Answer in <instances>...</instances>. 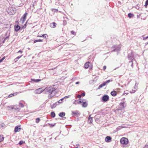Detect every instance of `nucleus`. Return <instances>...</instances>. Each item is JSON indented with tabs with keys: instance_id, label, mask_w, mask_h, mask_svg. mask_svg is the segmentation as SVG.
I'll return each instance as SVG.
<instances>
[{
	"instance_id": "obj_1",
	"label": "nucleus",
	"mask_w": 148,
	"mask_h": 148,
	"mask_svg": "<svg viewBox=\"0 0 148 148\" xmlns=\"http://www.w3.org/2000/svg\"><path fill=\"white\" fill-rule=\"evenodd\" d=\"M44 92H45L46 93L49 94L48 97L50 98L54 96L56 91V90L54 88L50 87L45 88L44 89Z\"/></svg>"
},
{
	"instance_id": "obj_2",
	"label": "nucleus",
	"mask_w": 148,
	"mask_h": 148,
	"mask_svg": "<svg viewBox=\"0 0 148 148\" xmlns=\"http://www.w3.org/2000/svg\"><path fill=\"white\" fill-rule=\"evenodd\" d=\"M120 142L122 144L127 145L128 143V140L127 138L123 137L120 139Z\"/></svg>"
},
{
	"instance_id": "obj_3",
	"label": "nucleus",
	"mask_w": 148,
	"mask_h": 148,
	"mask_svg": "<svg viewBox=\"0 0 148 148\" xmlns=\"http://www.w3.org/2000/svg\"><path fill=\"white\" fill-rule=\"evenodd\" d=\"M112 81V80H107V81L105 82L102 83V84H101L99 86V87L97 88L98 89H99L104 86H105L106 84H108L110 82Z\"/></svg>"
},
{
	"instance_id": "obj_4",
	"label": "nucleus",
	"mask_w": 148,
	"mask_h": 148,
	"mask_svg": "<svg viewBox=\"0 0 148 148\" xmlns=\"http://www.w3.org/2000/svg\"><path fill=\"white\" fill-rule=\"evenodd\" d=\"M112 49H114L112 51V52H114L115 51H118L120 50L121 47L119 45H114L112 47Z\"/></svg>"
},
{
	"instance_id": "obj_5",
	"label": "nucleus",
	"mask_w": 148,
	"mask_h": 148,
	"mask_svg": "<svg viewBox=\"0 0 148 148\" xmlns=\"http://www.w3.org/2000/svg\"><path fill=\"white\" fill-rule=\"evenodd\" d=\"M109 97L108 95H105L102 98V100L103 101L106 102L109 100Z\"/></svg>"
},
{
	"instance_id": "obj_6",
	"label": "nucleus",
	"mask_w": 148,
	"mask_h": 148,
	"mask_svg": "<svg viewBox=\"0 0 148 148\" xmlns=\"http://www.w3.org/2000/svg\"><path fill=\"white\" fill-rule=\"evenodd\" d=\"M43 91H44V89H43L42 88H40L35 90V92L36 94H40Z\"/></svg>"
},
{
	"instance_id": "obj_7",
	"label": "nucleus",
	"mask_w": 148,
	"mask_h": 148,
	"mask_svg": "<svg viewBox=\"0 0 148 148\" xmlns=\"http://www.w3.org/2000/svg\"><path fill=\"white\" fill-rule=\"evenodd\" d=\"M128 58L129 60H132L133 58L134 59V55L131 52V53H129L128 54Z\"/></svg>"
},
{
	"instance_id": "obj_8",
	"label": "nucleus",
	"mask_w": 148,
	"mask_h": 148,
	"mask_svg": "<svg viewBox=\"0 0 148 148\" xmlns=\"http://www.w3.org/2000/svg\"><path fill=\"white\" fill-rule=\"evenodd\" d=\"M80 114V113H79V112L77 110H76L75 111L72 112V115H73V116H79V115Z\"/></svg>"
},
{
	"instance_id": "obj_9",
	"label": "nucleus",
	"mask_w": 148,
	"mask_h": 148,
	"mask_svg": "<svg viewBox=\"0 0 148 148\" xmlns=\"http://www.w3.org/2000/svg\"><path fill=\"white\" fill-rule=\"evenodd\" d=\"M120 108L121 109H124L126 106V104L125 103V102H123L120 103Z\"/></svg>"
},
{
	"instance_id": "obj_10",
	"label": "nucleus",
	"mask_w": 148,
	"mask_h": 148,
	"mask_svg": "<svg viewBox=\"0 0 148 148\" xmlns=\"http://www.w3.org/2000/svg\"><path fill=\"white\" fill-rule=\"evenodd\" d=\"M20 127V125L16 126L14 128L15 132H19L21 129Z\"/></svg>"
},
{
	"instance_id": "obj_11",
	"label": "nucleus",
	"mask_w": 148,
	"mask_h": 148,
	"mask_svg": "<svg viewBox=\"0 0 148 148\" xmlns=\"http://www.w3.org/2000/svg\"><path fill=\"white\" fill-rule=\"evenodd\" d=\"M112 138L110 136H107L105 139V140L107 142H110L111 141Z\"/></svg>"
},
{
	"instance_id": "obj_12",
	"label": "nucleus",
	"mask_w": 148,
	"mask_h": 148,
	"mask_svg": "<svg viewBox=\"0 0 148 148\" xmlns=\"http://www.w3.org/2000/svg\"><path fill=\"white\" fill-rule=\"evenodd\" d=\"M91 65V64L89 62H88L86 63L85 64L84 66L85 68L86 69H87L89 67L90 65Z\"/></svg>"
},
{
	"instance_id": "obj_13",
	"label": "nucleus",
	"mask_w": 148,
	"mask_h": 148,
	"mask_svg": "<svg viewBox=\"0 0 148 148\" xmlns=\"http://www.w3.org/2000/svg\"><path fill=\"white\" fill-rule=\"evenodd\" d=\"M50 25L51 27L54 28L56 27V24L55 22H53L50 23Z\"/></svg>"
},
{
	"instance_id": "obj_14",
	"label": "nucleus",
	"mask_w": 148,
	"mask_h": 148,
	"mask_svg": "<svg viewBox=\"0 0 148 148\" xmlns=\"http://www.w3.org/2000/svg\"><path fill=\"white\" fill-rule=\"evenodd\" d=\"M26 17V16L24 14L23 17L21 18V19L20 20V21H22V23H24V22L25 21Z\"/></svg>"
},
{
	"instance_id": "obj_15",
	"label": "nucleus",
	"mask_w": 148,
	"mask_h": 148,
	"mask_svg": "<svg viewBox=\"0 0 148 148\" xmlns=\"http://www.w3.org/2000/svg\"><path fill=\"white\" fill-rule=\"evenodd\" d=\"M110 94L112 96H115L117 95L116 92L115 91L113 90V91H112L111 93Z\"/></svg>"
},
{
	"instance_id": "obj_16",
	"label": "nucleus",
	"mask_w": 148,
	"mask_h": 148,
	"mask_svg": "<svg viewBox=\"0 0 148 148\" xmlns=\"http://www.w3.org/2000/svg\"><path fill=\"white\" fill-rule=\"evenodd\" d=\"M13 106H14V109L15 110H17L18 111L20 110V108H19V106L18 105H13Z\"/></svg>"
},
{
	"instance_id": "obj_17",
	"label": "nucleus",
	"mask_w": 148,
	"mask_h": 148,
	"mask_svg": "<svg viewBox=\"0 0 148 148\" xmlns=\"http://www.w3.org/2000/svg\"><path fill=\"white\" fill-rule=\"evenodd\" d=\"M20 27L18 25H17V26H14L15 30L16 32L18 31V30L20 29Z\"/></svg>"
},
{
	"instance_id": "obj_18",
	"label": "nucleus",
	"mask_w": 148,
	"mask_h": 148,
	"mask_svg": "<svg viewBox=\"0 0 148 148\" xmlns=\"http://www.w3.org/2000/svg\"><path fill=\"white\" fill-rule=\"evenodd\" d=\"M31 80L34 82H38L40 81L41 80V79H31Z\"/></svg>"
},
{
	"instance_id": "obj_19",
	"label": "nucleus",
	"mask_w": 148,
	"mask_h": 148,
	"mask_svg": "<svg viewBox=\"0 0 148 148\" xmlns=\"http://www.w3.org/2000/svg\"><path fill=\"white\" fill-rule=\"evenodd\" d=\"M134 60L135 61V60L133 58L132 60L129 61V64H131V66L132 68H133V62Z\"/></svg>"
},
{
	"instance_id": "obj_20",
	"label": "nucleus",
	"mask_w": 148,
	"mask_h": 148,
	"mask_svg": "<svg viewBox=\"0 0 148 148\" xmlns=\"http://www.w3.org/2000/svg\"><path fill=\"white\" fill-rule=\"evenodd\" d=\"M65 113L63 112H62L59 114V116L60 117H63L65 115Z\"/></svg>"
},
{
	"instance_id": "obj_21",
	"label": "nucleus",
	"mask_w": 148,
	"mask_h": 148,
	"mask_svg": "<svg viewBox=\"0 0 148 148\" xmlns=\"http://www.w3.org/2000/svg\"><path fill=\"white\" fill-rule=\"evenodd\" d=\"M82 106L83 107H86L88 105V103L86 102H84L82 104Z\"/></svg>"
},
{
	"instance_id": "obj_22",
	"label": "nucleus",
	"mask_w": 148,
	"mask_h": 148,
	"mask_svg": "<svg viewBox=\"0 0 148 148\" xmlns=\"http://www.w3.org/2000/svg\"><path fill=\"white\" fill-rule=\"evenodd\" d=\"M93 121L92 118L90 116L88 120V122L89 123H91Z\"/></svg>"
},
{
	"instance_id": "obj_23",
	"label": "nucleus",
	"mask_w": 148,
	"mask_h": 148,
	"mask_svg": "<svg viewBox=\"0 0 148 148\" xmlns=\"http://www.w3.org/2000/svg\"><path fill=\"white\" fill-rule=\"evenodd\" d=\"M84 99H79L78 101V104H80L81 103H83L84 102H85L84 101Z\"/></svg>"
},
{
	"instance_id": "obj_24",
	"label": "nucleus",
	"mask_w": 148,
	"mask_h": 148,
	"mask_svg": "<svg viewBox=\"0 0 148 148\" xmlns=\"http://www.w3.org/2000/svg\"><path fill=\"white\" fill-rule=\"evenodd\" d=\"M57 103V102H56L53 104L51 105V108L53 109L55 108L56 106Z\"/></svg>"
},
{
	"instance_id": "obj_25",
	"label": "nucleus",
	"mask_w": 148,
	"mask_h": 148,
	"mask_svg": "<svg viewBox=\"0 0 148 148\" xmlns=\"http://www.w3.org/2000/svg\"><path fill=\"white\" fill-rule=\"evenodd\" d=\"M47 36V34H44L43 35H38L37 36V37H44L45 38H46Z\"/></svg>"
},
{
	"instance_id": "obj_26",
	"label": "nucleus",
	"mask_w": 148,
	"mask_h": 148,
	"mask_svg": "<svg viewBox=\"0 0 148 148\" xmlns=\"http://www.w3.org/2000/svg\"><path fill=\"white\" fill-rule=\"evenodd\" d=\"M14 106H8V110H10L11 109L12 110L14 109Z\"/></svg>"
},
{
	"instance_id": "obj_27",
	"label": "nucleus",
	"mask_w": 148,
	"mask_h": 148,
	"mask_svg": "<svg viewBox=\"0 0 148 148\" xmlns=\"http://www.w3.org/2000/svg\"><path fill=\"white\" fill-rule=\"evenodd\" d=\"M22 56V55L21 56H18L17 57H16V58H15L14 60L15 61V62H16L18 60V59H19Z\"/></svg>"
},
{
	"instance_id": "obj_28",
	"label": "nucleus",
	"mask_w": 148,
	"mask_h": 148,
	"mask_svg": "<svg viewBox=\"0 0 148 148\" xmlns=\"http://www.w3.org/2000/svg\"><path fill=\"white\" fill-rule=\"evenodd\" d=\"M51 116L53 118H54L55 116V114L54 112H52L51 113Z\"/></svg>"
},
{
	"instance_id": "obj_29",
	"label": "nucleus",
	"mask_w": 148,
	"mask_h": 148,
	"mask_svg": "<svg viewBox=\"0 0 148 148\" xmlns=\"http://www.w3.org/2000/svg\"><path fill=\"white\" fill-rule=\"evenodd\" d=\"M4 138V137L3 135H0V142L2 141Z\"/></svg>"
},
{
	"instance_id": "obj_30",
	"label": "nucleus",
	"mask_w": 148,
	"mask_h": 148,
	"mask_svg": "<svg viewBox=\"0 0 148 148\" xmlns=\"http://www.w3.org/2000/svg\"><path fill=\"white\" fill-rule=\"evenodd\" d=\"M133 16V14L131 13H129L128 14V17L130 18H131Z\"/></svg>"
},
{
	"instance_id": "obj_31",
	"label": "nucleus",
	"mask_w": 148,
	"mask_h": 148,
	"mask_svg": "<svg viewBox=\"0 0 148 148\" xmlns=\"http://www.w3.org/2000/svg\"><path fill=\"white\" fill-rule=\"evenodd\" d=\"M56 123H55V124H49V123H48V124L49 125V126L50 127H53L54 126L56 125Z\"/></svg>"
},
{
	"instance_id": "obj_32",
	"label": "nucleus",
	"mask_w": 148,
	"mask_h": 148,
	"mask_svg": "<svg viewBox=\"0 0 148 148\" xmlns=\"http://www.w3.org/2000/svg\"><path fill=\"white\" fill-rule=\"evenodd\" d=\"M42 40L41 39H39L38 40H35L34 41V43H35L36 42H42Z\"/></svg>"
},
{
	"instance_id": "obj_33",
	"label": "nucleus",
	"mask_w": 148,
	"mask_h": 148,
	"mask_svg": "<svg viewBox=\"0 0 148 148\" xmlns=\"http://www.w3.org/2000/svg\"><path fill=\"white\" fill-rule=\"evenodd\" d=\"M40 120V119L39 118H37L36 119V122L37 123H38Z\"/></svg>"
},
{
	"instance_id": "obj_34",
	"label": "nucleus",
	"mask_w": 148,
	"mask_h": 148,
	"mask_svg": "<svg viewBox=\"0 0 148 148\" xmlns=\"http://www.w3.org/2000/svg\"><path fill=\"white\" fill-rule=\"evenodd\" d=\"M148 5V0H147L145 2V5L144 6L145 7V8H147V6Z\"/></svg>"
},
{
	"instance_id": "obj_35",
	"label": "nucleus",
	"mask_w": 148,
	"mask_h": 148,
	"mask_svg": "<svg viewBox=\"0 0 148 148\" xmlns=\"http://www.w3.org/2000/svg\"><path fill=\"white\" fill-rule=\"evenodd\" d=\"M123 128V127H121V126H119L118 127L116 128V130H117V131H118V130H120L122 128Z\"/></svg>"
},
{
	"instance_id": "obj_36",
	"label": "nucleus",
	"mask_w": 148,
	"mask_h": 148,
	"mask_svg": "<svg viewBox=\"0 0 148 148\" xmlns=\"http://www.w3.org/2000/svg\"><path fill=\"white\" fill-rule=\"evenodd\" d=\"M18 106H19V107H21V108H23L24 106L23 104L21 103H20L19 105Z\"/></svg>"
},
{
	"instance_id": "obj_37",
	"label": "nucleus",
	"mask_w": 148,
	"mask_h": 148,
	"mask_svg": "<svg viewBox=\"0 0 148 148\" xmlns=\"http://www.w3.org/2000/svg\"><path fill=\"white\" fill-rule=\"evenodd\" d=\"M25 143V141H20L19 143V144L20 145H21L23 144V143Z\"/></svg>"
},
{
	"instance_id": "obj_38",
	"label": "nucleus",
	"mask_w": 148,
	"mask_h": 148,
	"mask_svg": "<svg viewBox=\"0 0 148 148\" xmlns=\"http://www.w3.org/2000/svg\"><path fill=\"white\" fill-rule=\"evenodd\" d=\"M78 100H75L73 102V104H76L77 103H78Z\"/></svg>"
},
{
	"instance_id": "obj_39",
	"label": "nucleus",
	"mask_w": 148,
	"mask_h": 148,
	"mask_svg": "<svg viewBox=\"0 0 148 148\" xmlns=\"http://www.w3.org/2000/svg\"><path fill=\"white\" fill-rule=\"evenodd\" d=\"M67 23L66 21L65 20H64L63 21V25H66Z\"/></svg>"
},
{
	"instance_id": "obj_40",
	"label": "nucleus",
	"mask_w": 148,
	"mask_h": 148,
	"mask_svg": "<svg viewBox=\"0 0 148 148\" xmlns=\"http://www.w3.org/2000/svg\"><path fill=\"white\" fill-rule=\"evenodd\" d=\"M9 36H7L5 38V39L4 40L3 42H4L6 40H8V39H9Z\"/></svg>"
},
{
	"instance_id": "obj_41",
	"label": "nucleus",
	"mask_w": 148,
	"mask_h": 148,
	"mask_svg": "<svg viewBox=\"0 0 148 148\" xmlns=\"http://www.w3.org/2000/svg\"><path fill=\"white\" fill-rule=\"evenodd\" d=\"M71 34H72L75 35V32L74 31H72L71 32Z\"/></svg>"
},
{
	"instance_id": "obj_42",
	"label": "nucleus",
	"mask_w": 148,
	"mask_h": 148,
	"mask_svg": "<svg viewBox=\"0 0 148 148\" xmlns=\"http://www.w3.org/2000/svg\"><path fill=\"white\" fill-rule=\"evenodd\" d=\"M135 91H136V90H132V91H130V92L131 93H134L135 92Z\"/></svg>"
},
{
	"instance_id": "obj_43",
	"label": "nucleus",
	"mask_w": 148,
	"mask_h": 148,
	"mask_svg": "<svg viewBox=\"0 0 148 148\" xmlns=\"http://www.w3.org/2000/svg\"><path fill=\"white\" fill-rule=\"evenodd\" d=\"M57 103H62V101L61 100H59V101H58V102H57Z\"/></svg>"
},
{
	"instance_id": "obj_44",
	"label": "nucleus",
	"mask_w": 148,
	"mask_h": 148,
	"mask_svg": "<svg viewBox=\"0 0 148 148\" xmlns=\"http://www.w3.org/2000/svg\"><path fill=\"white\" fill-rule=\"evenodd\" d=\"M14 94H11L10 95L8 96V97H12L13 96H14Z\"/></svg>"
},
{
	"instance_id": "obj_45",
	"label": "nucleus",
	"mask_w": 148,
	"mask_h": 148,
	"mask_svg": "<svg viewBox=\"0 0 148 148\" xmlns=\"http://www.w3.org/2000/svg\"><path fill=\"white\" fill-rule=\"evenodd\" d=\"M85 92H83L81 94L82 96H83V97H84V96H85Z\"/></svg>"
},
{
	"instance_id": "obj_46",
	"label": "nucleus",
	"mask_w": 148,
	"mask_h": 148,
	"mask_svg": "<svg viewBox=\"0 0 148 148\" xmlns=\"http://www.w3.org/2000/svg\"><path fill=\"white\" fill-rule=\"evenodd\" d=\"M5 57H3L0 60V62H2V61L3 60H4V59H5Z\"/></svg>"
},
{
	"instance_id": "obj_47",
	"label": "nucleus",
	"mask_w": 148,
	"mask_h": 148,
	"mask_svg": "<svg viewBox=\"0 0 148 148\" xmlns=\"http://www.w3.org/2000/svg\"><path fill=\"white\" fill-rule=\"evenodd\" d=\"M106 68V66H103V70H105Z\"/></svg>"
},
{
	"instance_id": "obj_48",
	"label": "nucleus",
	"mask_w": 148,
	"mask_h": 148,
	"mask_svg": "<svg viewBox=\"0 0 148 148\" xmlns=\"http://www.w3.org/2000/svg\"><path fill=\"white\" fill-rule=\"evenodd\" d=\"M77 97L78 98H80L81 97V95H79L77 96Z\"/></svg>"
},
{
	"instance_id": "obj_49",
	"label": "nucleus",
	"mask_w": 148,
	"mask_h": 148,
	"mask_svg": "<svg viewBox=\"0 0 148 148\" xmlns=\"http://www.w3.org/2000/svg\"><path fill=\"white\" fill-rule=\"evenodd\" d=\"M23 53V51L21 50H19L18 52V53Z\"/></svg>"
},
{
	"instance_id": "obj_50",
	"label": "nucleus",
	"mask_w": 148,
	"mask_h": 148,
	"mask_svg": "<svg viewBox=\"0 0 148 148\" xmlns=\"http://www.w3.org/2000/svg\"><path fill=\"white\" fill-rule=\"evenodd\" d=\"M69 97H70V96L69 95H68V96H66L65 97H64V98H69Z\"/></svg>"
},
{
	"instance_id": "obj_51",
	"label": "nucleus",
	"mask_w": 148,
	"mask_h": 148,
	"mask_svg": "<svg viewBox=\"0 0 148 148\" xmlns=\"http://www.w3.org/2000/svg\"><path fill=\"white\" fill-rule=\"evenodd\" d=\"M3 127V125H1V124H0V128H1Z\"/></svg>"
},
{
	"instance_id": "obj_52",
	"label": "nucleus",
	"mask_w": 148,
	"mask_h": 148,
	"mask_svg": "<svg viewBox=\"0 0 148 148\" xmlns=\"http://www.w3.org/2000/svg\"><path fill=\"white\" fill-rule=\"evenodd\" d=\"M79 82H76L75 84H79Z\"/></svg>"
},
{
	"instance_id": "obj_53",
	"label": "nucleus",
	"mask_w": 148,
	"mask_h": 148,
	"mask_svg": "<svg viewBox=\"0 0 148 148\" xmlns=\"http://www.w3.org/2000/svg\"><path fill=\"white\" fill-rule=\"evenodd\" d=\"M27 12H26L24 14L25 15L27 16Z\"/></svg>"
},
{
	"instance_id": "obj_54",
	"label": "nucleus",
	"mask_w": 148,
	"mask_h": 148,
	"mask_svg": "<svg viewBox=\"0 0 148 148\" xmlns=\"http://www.w3.org/2000/svg\"><path fill=\"white\" fill-rule=\"evenodd\" d=\"M147 38H148V36L145 38V39H147Z\"/></svg>"
},
{
	"instance_id": "obj_55",
	"label": "nucleus",
	"mask_w": 148,
	"mask_h": 148,
	"mask_svg": "<svg viewBox=\"0 0 148 148\" xmlns=\"http://www.w3.org/2000/svg\"><path fill=\"white\" fill-rule=\"evenodd\" d=\"M64 99V98H62L61 99H60V100H61L62 101V100Z\"/></svg>"
},
{
	"instance_id": "obj_56",
	"label": "nucleus",
	"mask_w": 148,
	"mask_h": 148,
	"mask_svg": "<svg viewBox=\"0 0 148 148\" xmlns=\"http://www.w3.org/2000/svg\"><path fill=\"white\" fill-rule=\"evenodd\" d=\"M74 148H78V147H75Z\"/></svg>"
},
{
	"instance_id": "obj_57",
	"label": "nucleus",
	"mask_w": 148,
	"mask_h": 148,
	"mask_svg": "<svg viewBox=\"0 0 148 148\" xmlns=\"http://www.w3.org/2000/svg\"><path fill=\"white\" fill-rule=\"evenodd\" d=\"M123 100H125V98L123 99Z\"/></svg>"
},
{
	"instance_id": "obj_58",
	"label": "nucleus",
	"mask_w": 148,
	"mask_h": 148,
	"mask_svg": "<svg viewBox=\"0 0 148 148\" xmlns=\"http://www.w3.org/2000/svg\"><path fill=\"white\" fill-rule=\"evenodd\" d=\"M119 2V3H120V2H119H119Z\"/></svg>"
},
{
	"instance_id": "obj_59",
	"label": "nucleus",
	"mask_w": 148,
	"mask_h": 148,
	"mask_svg": "<svg viewBox=\"0 0 148 148\" xmlns=\"http://www.w3.org/2000/svg\"><path fill=\"white\" fill-rule=\"evenodd\" d=\"M119 2V3H120V2H119H119Z\"/></svg>"
}]
</instances>
